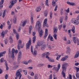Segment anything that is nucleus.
<instances>
[{
    "instance_id": "obj_35",
    "label": "nucleus",
    "mask_w": 79,
    "mask_h": 79,
    "mask_svg": "<svg viewBox=\"0 0 79 79\" xmlns=\"http://www.w3.org/2000/svg\"><path fill=\"white\" fill-rule=\"evenodd\" d=\"M5 32H4V31H3L2 32L1 34V35L2 36V37H5Z\"/></svg>"
},
{
    "instance_id": "obj_16",
    "label": "nucleus",
    "mask_w": 79,
    "mask_h": 79,
    "mask_svg": "<svg viewBox=\"0 0 79 79\" xmlns=\"http://www.w3.org/2000/svg\"><path fill=\"white\" fill-rule=\"evenodd\" d=\"M26 23H27V21H24L23 23H20V25L23 27H24V26L26 25Z\"/></svg>"
},
{
    "instance_id": "obj_62",
    "label": "nucleus",
    "mask_w": 79,
    "mask_h": 79,
    "mask_svg": "<svg viewBox=\"0 0 79 79\" xmlns=\"http://www.w3.org/2000/svg\"><path fill=\"white\" fill-rule=\"evenodd\" d=\"M27 77L28 79H32V77H31V76H30L29 75H28Z\"/></svg>"
},
{
    "instance_id": "obj_34",
    "label": "nucleus",
    "mask_w": 79,
    "mask_h": 79,
    "mask_svg": "<svg viewBox=\"0 0 79 79\" xmlns=\"http://www.w3.org/2000/svg\"><path fill=\"white\" fill-rule=\"evenodd\" d=\"M61 74H62L63 77L65 78L66 77V73H64V72H62Z\"/></svg>"
},
{
    "instance_id": "obj_20",
    "label": "nucleus",
    "mask_w": 79,
    "mask_h": 79,
    "mask_svg": "<svg viewBox=\"0 0 79 79\" xmlns=\"http://www.w3.org/2000/svg\"><path fill=\"white\" fill-rule=\"evenodd\" d=\"M17 20L16 19V16H14L13 19V22L14 24H16V23Z\"/></svg>"
},
{
    "instance_id": "obj_13",
    "label": "nucleus",
    "mask_w": 79,
    "mask_h": 79,
    "mask_svg": "<svg viewBox=\"0 0 79 79\" xmlns=\"http://www.w3.org/2000/svg\"><path fill=\"white\" fill-rule=\"evenodd\" d=\"M46 47V45L45 44H44L41 47V50L42 51H44L45 49V48Z\"/></svg>"
},
{
    "instance_id": "obj_8",
    "label": "nucleus",
    "mask_w": 79,
    "mask_h": 79,
    "mask_svg": "<svg viewBox=\"0 0 79 79\" xmlns=\"http://www.w3.org/2000/svg\"><path fill=\"white\" fill-rule=\"evenodd\" d=\"M50 34L49 35L47 39V40L48 41H49V40H50V41H51V42H53V37L50 36Z\"/></svg>"
},
{
    "instance_id": "obj_21",
    "label": "nucleus",
    "mask_w": 79,
    "mask_h": 79,
    "mask_svg": "<svg viewBox=\"0 0 79 79\" xmlns=\"http://www.w3.org/2000/svg\"><path fill=\"white\" fill-rule=\"evenodd\" d=\"M4 61L5 62V65L6 66V70L7 71L9 69L8 68V64H7V63L6 62V60H4Z\"/></svg>"
},
{
    "instance_id": "obj_39",
    "label": "nucleus",
    "mask_w": 79,
    "mask_h": 79,
    "mask_svg": "<svg viewBox=\"0 0 79 79\" xmlns=\"http://www.w3.org/2000/svg\"><path fill=\"white\" fill-rule=\"evenodd\" d=\"M49 61L50 62H51V63H55V60L54 59H49Z\"/></svg>"
},
{
    "instance_id": "obj_57",
    "label": "nucleus",
    "mask_w": 79,
    "mask_h": 79,
    "mask_svg": "<svg viewBox=\"0 0 79 79\" xmlns=\"http://www.w3.org/2000/svg\"><path fill=\"white\" fill-rule=\"evenodd\" d=\"M67 44H71V41L70 40H69L67 41Z\"/></svg>"
},
{
    "instance_id": "obj_10",
    "label": "nucleus",
    "mask_w": 79,
    "mask_h": 79,
    "mask_svg": "<svg viewBox=\"0 0 79 79\" xmlns=\"http://www.w3.org/2000/svg\"><path fill=\"white\" fill-rule=\"evenodd\" d=\"M72 22L73 24H75V25H77L79 24V21H76V19H73Z\"/></svg>"
},
{
    "instance_id": "obj_59",
    "label": "nucleus",
    "mask_w": 79,
    "mask_h": 79,
    "mask_svg": "<svg viewBox=\"0 0 79 79\" xmlns=\"http://www.w3.org/2000/svg\"><path fill=\"white\" fill-rule=\"evenodd\" d=\"M46 55V56H49V55H50V53H49L48 52H47Z\"/></svg>"
},
{
    "instance_id": "obj_9",
    "label": "nucleus",
    "mask_w": 79,
    "mask_h": 79,
    "mask_svg": "<svg viewBox=\"0 0 79 79\" xmlns=\"http://www.w3.org/2000/svg\"><path fill=\"white\" fill-rule=\"evenodd\" d=\"M57 67H54V69H55L56 71H59V70L60 69V64H58V65H57Z\"/></svg>"
},
{
    "instance_id": "obj_19",
    "label": "nucleus",
    "mask_w": 79,
    "mask_h": 79,
    "mask_svg": "<svg viewBox=\"0 0 79 79\" xmlns=\"http://www.w3.org/2000/svg\"><path fill=\"white\" fill-rule=\"evenodd\" d=\"M39 35L40 37H41L42 36V35H43V31H42V30H41L40 31H39Z\"/></svg>"
},
{
    "instance_id": "obj_38",
    "label": "nucleus",
    "mask_w": 79,
    "mask_h": 79,
    "mask_svg": "<svg viewBox=\"0 0 79 79\" xmlns=\"http://www.w3.org/2000/svg\"><path fill=\"white\" fill-rule=\"evenodd\" d=\"M22 56V52L21 51H20L18 53V56Z\"/></svg>"
},
{
    "instance_id": "obj_45",
    "label": "nucleus",
    "mask_w": 79,
    "mask_h": 79,
    "mask_svg": "<svg viewBox=\"0 0 79 79\" xmlns=\"http://www.w3.org/2000/svg\"><path fill=\"white\" fill-rule=\"evenodd\" d=\"M23 64H26V65H27V64H28V62H26V61L23 62Z\"/></svg>"
},
{
    "instance_id": "obj_49",
    "label": "nucleus",
    "mask_w": 79,
    "mask_h": 79,
    "mask_svg": "<svg viewBox=\"0 0 79 79\" xmlns=\"http://www.w3.org/2000/svg\"><path fill=\"white\" fill-rule=\"evenodd\" d=\"M21 59V56H18V61H19Z\"/></svg>"
},
{
    "instance_id": "obj_30",
    "label": "nucleus",
    "mask_w": 79,
    "mask_h": 79,
    "mask_svg": "<svg viewBox=\"0 0 79 79\" xmlns=\"http://www.w3.org/2000/svg\"><path fill=\"white\" fill-rule=\"evenodd\" d=\"M35 39H36V36H34L33 37V43H35Z\"/></svg>"
},
{
    "instance_id": "obj_11",
    "label": "nucleus",
    "mask_w": 79,
    "mask_h": 79,
    "mask_svg": "<svg viewBox=\"0 0 79 79\" xmlns=\"http://www.w3.org/2000/svg\"><path fill=\"white\" fill-rule=\"evenodd\" d=\"M17 0H11L10 3V4H12V5H15L17 2Z\"/></svg>"
},
{
    "instance_id": "obj_42",
    "label": "nucleus",
    "mask_w": 79,
    "mask_h": 79,
    "mask_svg": "<svg viewBox=\"0 0 79 79\" xmlns=\"http://www.w3.org/2000/svg\"><path fill=\"white\" fill-rule=\"evenodd\" d=\"M35 79H38V75L36 74L35 75Z\"/></svg>"
},
{
    "instance_id": "obj_29",
    "label": "nucleus",
    "mask_w": 79,
    "mask_h": 79,
    "mask_svg": "<svg viewBox=\"0 0 79 79\" xmlns=\"http://www.w3.org/2000/svg\"><path fill=\"white\" fill-rule=\"evenodd\" d=\"M32 29V26H30L29 27V34H31V30Z\"/></svg>"
},
{
    "instance_id": "obj_40",
    "label": "nucleus",
    "mask_w": 79,
    "mask_h": 79,
    "mask_svg": "<svg viewBox=\"0 0 79 79\" xmlns=\"http://www.w3.org/2000/svg\"><path fill=\"white\" fill-rule=\"evenodd\" d=\"M70 5H71V6H76V3H74V2H71L70 3Z\"/></svg>"
},
{
    "instance_id": "obj_2",
    "label": "nucleus",
    "mask_w": 79,
    "mask_h": 79,
    "mask_svg": "<svg viewBox=\"0 0 79 79\" xmlns=\"http://www.w3.org/2000/svg\"><path fill=\"white\" fill-rule=\"evenodd\" d=\"M31 53L34 56H36L37 55V52L36 50H34L33 52V46H31Z\"/></svg>"
},
{
    "instance_id": "obj_46",
    "label": "nucleus",
    "mask_w": 79,
    "mask_h": 79,
    "mask_svg": "<svg viewBox=\"0 0 79 79\" xmlns=\"http://www.w3.org/2000/svg\"><path fill=\"white\" fill-rule=\"evenodd\" d=\"M17 71L18 73H21L22 72V70L21 69H19L17 70Z\"/></svg>"
},
{
    "instance_id": "obj_44",
    "label": "nucleus",
    "mask_w": 79,
    "mask_h": 79,
    "mask_svg": "<svg viewBox=\"0 0 79 79\" xmlns=\"http://www.w3.org/2000/svg\"><path fill=\"white\" fill-rule=\"evenodd\" d=\"M4 2V0H1L0 2V5H3Z\"/></svg>"
},
{
    "instance_id": "obj_43",
    "label": "nucleus",
    "mask_w": 79,
    "mask_h": 79,
    "mask_svg": "<svg viewBox=\"0 0 79 79\" xmlns=\"http://www.w3.org/2000/svg\"><path fill=\"white\" fill-rule=\"evenodd\" d=\"M13 33H14V34H17L16 31L15 29H13Z\"/></svg>"
},
{
    "instance_id": "obj_3",
    "label": "nucleus",
    "mask_w": 79,
    "mask_h": 79,
    "mask_svg": "<svg viewBox=\"0 0 79 79\" xmlns=\"http://www.w3.org/2000/svg\"><path fill=\"white\" fill-rule=\"evenodd\" d=\"M21 44H22V41L21 40H19V41L17 47L18 49L19 50H20V48H23V47H24V45Z\"/></svg>"
},
{
    "instance_id": "obj_41",
    "label": "nucleus",
    "mask_w": 79,
    "mask_h": 79,
    "mask_svg": "<svg viewBox=\"0 0 79 79\" xmlns=\"http://www.w3.org/2000/svg\"><path fill=\"white\" fill-rule=\"evenodd\" d=\"M62 26H63V25H59L58 28V29H59V30H61V27Z\"/></svg>"
},
{
    "instance_id": "obj_37",
    "label": "nucleus",
    "mask_w": 79,
    "mask_h": 79,
    "mask_svg": "<svg viewBox=\"0 0 79 79\" xmlns=\"http://www.w3.org/2000/svg\"><path fill=\"white\" fill-rule=\"evenodd\" d=\"M16 37L17 38V40H18L19 38V34L16 33Z\"/></svg>"
},
{
    "instance_id": "obj_32",
    "label": "nucleus",
    "mask_w": 79,
    "mask_h": 79,
    "mask_svg": "<svg viewBox=\"0 0 79 79\" xmlns=\"http://www.w3.org/2000/svg\"><path fill=\"white\" fill-rule=\"evenodd\" d=\"M52 5L53 6H56V3L55 2L54 0H52Z\"/></svg>"
},
{
    "instance_id": "obj_61",
    "label": "nucleus",
    "mask_w": 79,
    "mask_h": 79,
    "mask_svg": "<svg viewBox=\"0 0 79 79\" xmlns=\"http://www.w3.org/2000/svg\"><path fill=\"white\" fill-rule=\"evenodd\" d=\"M65 21H67L68 20V16H65Z\"/></svg>"
},
{
    "instance_id": "obj_1",
    "label": "nucleus",
    "mask_w": 79,
    "mask_h": 79,
    "mask_svg": "<svg viewBox=\"0 0 79 79\" xmlns=\"http://www.w3.org/2000/svg\"><path fill=\"white\" fill-rule=\"evenodd\" d=\"M9 53L8 55L9 56H11L12 59H14V57H15L14 53L15 52V53H18V50H15V49H13L11 51H11H10V49H9Z\"/></svg>"
},
{
    "instance_id": "obj_50",
    "label": "nucleus",
    "mask_w": 79,
    "mask_h": 79,
    "mask_svg": "<svg viewBox=\"0 0 79 79\" xmlns=\"http://www.w3.org/2000/svg\"><path fill=\"white\" fill-rule=\"evenodd\" d=\"M48 68H52V67H53V66H52L50 65H48Z\"/></svg>"
},
{
    "instance_id": "obj_64",
    "label": "nucleus",
    "mask_w": 79,
    "mask_h": 79,
    "mask_svg": "<svg viewBox=\"0 0 79 79\" xmlns=\"http://www.w3.org/2000/svg\"><path fill=\"white\" fill-rule=\"evenodd\" d=\"M69 79H72V76L70 74H69Z\"/></svg>"
},
{
    "instance_id": "obj_5",
    "label": "nucleus",
    "mask_w": 79,
    "mask_h": 79,
    "mask_svg": "<svg viewBox=\"0 0 79 79\" xmlns=\"http://www.w3.org/2000/svg\"><path fill=\"white\" fill-rule=\"evenodd\" d=\"M41 23H40V22L39 21H38L36 23L35 28H36L37 29H39L40 27H41Z\"/></svg>"
},
{
    "instance_id": "obj_36",
    "label": "nucleus",
    "mask_w": 79,
    "mask_h": 79,
    "mask_svg": "<svg viewBox=\"0 0 79 79\" xmlns=\"http://www.w3.org/2000/svg\"><path fill=\"white\" fill-rule=\"evenodd\" d=\"M31 24H33V23L34 22V19L33 17H31Z\"/></svg>"
},
{
    "instance_id": "obj_60",
    "label": "nucleus",
    "mask_w": 79,
    "mask_h": 79,
    "mask_svg": "<svg viewBox=\"0 0 79 79\" xmlns=\"http://www.w3.org/2000/svg\"><path fill=\"white\" fill-rule=\"evenodd\" d=\"M5 79H8V74H6L5 75Z\"/></svg>"
},
{
    "instance_id": "obj_58",
    "label": "nucleus",
    "mask_w": 79,
    "mask_h": 79,
    "mask_svg": "<svg viewBox=\"0 0 79 79\" xmlns=\"http://www.w3.org/2000/svg\"><path fill=\"white\" fill-rule=\"evenodd\" d=\"M31 76H34V72H31Z\"/></svg>"
},
{
    "instance_id": "obj_24",
    "label": "nucleus",
    "mask_w": 79,
    "mask_h": 79,
    "mask_svg": "<svg viewBox=\"0 0 79 79\" xmlns=\"http://www.w3.org/2000/svg\"><path fill=\"white\" fill-rule=\"evenodd\" d=\"M64 19V16L60 17V23H61L63 22V20Z\"/></svg>"
},
{
    "instance_id": "obj_27",
    "label": "nucleus",
    "mask_w": 79,
    "mask_h": 79,
    "mask_svg": "<svg viewBox=\"0 0 79 79\" xmlns=\"http://www.w3.org/2000/svg\"><path fill=\"white\" fill-rule=\"evenodd\" d=\"M54 35H53V37L55 39V40H56L57 39V35L56 34V33H54Z\"/></svg>"
},
{
    "instance_id": "obj_12",
    "label": "nucleus",
    "mask_w": 79,
    "mask_h": 79,
    "mask_svg": "<svg viewBox=\"0 0 79 79\" xmlns=\"http://www.w3.org/2000/svg\"><path fill=\"white\" fill-rule=\"evenodd\" d=\"M48 30L47 29H46L45 30V34L44 36V39H45L47 37V35H48Z\"/></svg>"
},
{
    "instance_id": "obj_31",
    "label": "nucleus",
    "mask_w": 79,
    "mask_h": 79,
    "mask_svg": "<svg viewBox=\"0 0 79 79\" xmlns=\"http://www.w3.org/2000/svg\"><path fill=\"white\" fill-rule=\"evenodd\" d=\"M41 10V9L39 7H37L36 9V11L37 12H39V11H40Z\"/></svg>"
},
{
    "instance_id": "obj_47",
    "label": "nucleus",
    "mask_w": 79,
    "mask_h": 79,
    "mask_svg": "<svg viewBox=\"0 0 79 79\" xmlns=\"http://www.w3.org/2000/svg\"><path fill=\"white\" fill-rule=\"evenodd\" d=\"M45 55H46V53H44L42 54L41 56L42 57H43L44 56H45Z\"/></svg>"
},
{
    "instance_id": "obj_63",
    "label": "nucleus",
    "mask_w": 79,
    "mask_h": 79,
    "mask_svg": "<svg viewBox=\"0 0 79 79\" xmlns=\"http://www.w3.org/2000/svg\"><path fill=\"white\" fill-rule=\"evenodd\" d=\"M49 79H52V75L51 74L49 76Z\"/></svg>"
},
{
    "instance_id": "obj_15",
    "label": "nucleus",
    "mask_w": 79,
    "mask_h": 79,
    "mask_svg": "<svg viewBox=\"0 0 79 79\" xmlns=\"http://www.w3.org/2000/svg\"><path fill=\"white\" fill-rule=\"evenodd\" d=\"M53 33L54 34H56L57 33V31H58V27H54L53 28Z\"/></svg>"
},
{
    "instance_id": "obj_22",
    "label": "nucleus",
    "mask_w": 79,
    "mask_h": 79,
    "mask_svg": "<svg viewBox=\"0 0 79 79\" xmlns=\"http://www.w3.org/2000/svg\"><path fill=\"white\" fill-rule=\"evenodd\" d=\"M6 52V51H5L0 53V58L1 57V56H3V55H4V54H5Z\"/></svg>"
},
{
    "instance_id": "obj_33",
    "label": "nucleus",
    "mask_w": 79,
    "mask_h": 79,
    "mask_svg": "<svg viewBox=\"0 0 79 79\" xmlns=\"http://www.w3.org/2000/svg\"><path fill=\"white\" fill-rule=\"evenodd\" d=\"M48 14V11L47 10H46L45 11V12L44 13V15L45 16V17H47V15Z\"/></svg>"
},
{
    "instance_id": "obj_17",
    "label": "nucleus",
    "mask_w": 79,
    "mask_h": 79,
    "mask_svg": "<svg viewBox=\"0 0 79 79\" xmlns=\"http://www.w3.org/2000/svg\"><path fill=\"white\" fill-rule=\"evenodd\" d=\"M69 56H65L64 57H63L61 59V61H64L65 60H66L68 58Z\"/></svg>"
},
{
    "instance_id": "obj_55",
    "label": "nucleus",
    "mask_w": 79,
    "mask_h": 79,
    "mask_svg": "<svg viewBox=\"0 0 79 79\" xmlns=\"http://www.w3.org/2000/svg\"><path fill=\"white\" fill-rule=\"evenodd\" d=\"M57 8H58V6L56 5L55 6V8L54 9L55 11H56V10H57Z\"/></svg>"
},
{
    "instance_id": "obj_23",
    "label": "nucleus",
    "mask_w": 79,
    "mask_h": 79,
    "mask_svg": "<svg viewBox=\"0 0 79 79\" xmlns=\"http://www.w3.org/2000/svg\"><path fill=\"white\" fill-rule=\"evenodd\" d=\"M44 66V64H38L37 65V67H39V68H40V67H42V66Z\"/></svg>"
},
{
    "instance_id": "obj_25",
    "label": "nucleus",
    "mask_w": 79,
    "mask_h": 79,
    "mask_svg": "<svg viewBox=\"0 0 79 79\" xmlns=\"http://www.w3.org/2000/svg\"><path fill=\"white\" fill-rule=\"evenodd\" d=\"M71 31H72V32H73V33H75V27L74 26H73L71 30Z\"/></svg>"
},
{
    "instance_id": "obj_28",
    "label": "nucleus",
    "mask_w": 79,
    "mask_h": 79,
    "mask_svg": "<svg viewBox=\"0 0 79 79\" xmlns=\"http://www.w3.org/2000/svg\"><path fill=\"white\" fill-rule=\"evenodd\" d=\"M76 37H73V41L75 44L76 43Z\"/></svg>"
},
{
    "instance_id": "obj_7",
    "label": "nucleus",
    "mask_w": 79,
    "mask_h": 79,
    "mask_svg": "<svg viewBox=\"0 0 79 79\" xmlns=\"http://www.w3.org/2000/svg\"><path fill=\"white\" fill-rule=\"evenodd\" d=\"M46 26L47 27H48V25L47 24V19H46L44 20V22L43 24V27H45Z\"/></svg>"
},
{
    "instance_id": "obj_18",
    "label": "nucleus",
    "mask_w": 79,
    "mask_h": 79,
    "mask_svg": "<svg viewBox=\"0 0 79 79\" xmlns=\"http://www.w3.org/2000/svg\"><path fill=\"white\" fill-rule=\"evenodd\" d=\"M37 45H36V47H37V46H38V47H40V46H42V41H39L37 43Z\"/></svg>"
},
{
    "instance_id": "obj_51",
    "label": "nucleus",
    "mask_w": 79,
    "mask_h": 79,
    "mask_svg": "<svg viewBox=\"0 0 79 79\" xmlns=\"http://www.w3.org/2000/svg\"><path fill=\"white\" fill-rule=\"evenodd\" d=\"M27 62L28 63H30L31 62H32V60L31 59H30V60L28 61Z\"/></svg>"
},
{
    "instance_id": "obj_53",
    "label": "nucleus",
    "mask_w": 79,
    "mask_h": 79,
    "mask_svg": "<svg viewBox=\"0 0 79 79\" xmlns=\"http://www.w3.org/2000/svg\"><path fill=\"white\" fill-rule=\"evenodd\" d=\"M19 66V65H16L14 67V68H15H15H14V69H16V68H18Z\"/></svg>"
},
{
    "instance_id": "obj_56",
    "label": "nucleus",
    "mask_w": 79,
    "mask_h": 79,
    "mask_svg": "<svg viewBox=\"0 0 79 79\" xmlns=\"http://www.w3.org/2000/svg\"><path fill=\"white\" fill-rule=\"evenodd\" d=\"M13 5H14L13 4H11V5L9 6V8H11L13 6Z\"/></svg>"
},
{
    "instance_id": "obj_26",
    "label": "nucleus",
    "mask_w": 79,
    "mask_h": 79,
    "mask_svg": "<svg viewBox=\"0 0 79 79\" xmlns=\"http://www.w3.org/2000/svg\"><path fill=\"white\" fill-rule=\"evenodd\" d=\"M6 14V10H4L3 11L2 14V18H4L5 16V14Z\"/></svg>"
},
{
    "instance_id": "obj_6",
    "label": "nucleus",
    "mask_w": 79,
    "mask_h": 79,
    "mask_svg": "<svg viewBox=\"0 0 79 79\" xmlns=\"http://www.w3.org/2000/svg\"><path fill=\"white\" fill-rule=\"evenodd\" d=\"M31 45V40H29L28 43L26 44V50L29 49Z\"/></svg>"
},
{
    "instance_id": "obj_4",
    "label": "nucleus",
    "mask_w": 79,
    "mask_h": 79,
    "mask_svg": "<svg viewBox=\"0 0 79 79\" xmlns=\"http://www.w3.org/2000/svg\"><path fill=\"white\" fill-rule=\"evenodd\" d=\"M68 64L67 63H64L62 65V72H66V69H67V65H68Z\"/></svg>"
},
{
    "instance_id": "obj_54",
    "label": "nucleus",
    "mask_w": 79,
    "mask_h": 79,
    "mask_svg": "<svg viewBox=\"0 0 79 79\" xmlns=\"http://www.w3.org/2000/svg\"><path fill=\"white\" fill-rule=\"evenodd\" d=\"M65 11H66V12H67V13H69V8H68L67 9V10H65Z\"/></svg>"
},
{
    "instance_id": "obj_14",
    "label": "nucleus",
    "mask_w": 79,
    "mask_h": 79,
    "mask_svg": "<svg viewBox=\"0 0 79 79\" xmlns=\"http://www.w3.org/2000/svg\"><path fill=\"white\" fill-rule=\"evenodd\" d=\"M79 56V51H78L76 52V54L75 55V56L74 57V58H78Z\"/></svg>"
},
{
    "instance_id": "obj_52",
    "label": "nucleus",
    "mask_w": 79,
    "mask_h": 79,
    "mask_svg": "<svg viewBox=\"0 0 79 79\" xmlns=\"http://www.w3.org/2000/svg\"><path fill=\"white\" fill-rule=\"evenodd\" d=\"M3 60H4V59H3V58H2L0 59L1 63H3Z\"/></svg>"
},
{
    "instance_id": "obj_48",
    "label": "nucleus",
    "mask_w": 79,
    "mask_h": 79,
    "mask_svg": "<svg viewBox=\"0 0 79 79\" xmlns=\"http://www.w3.org/2000/svg\"><path fill=\"white\" fill-rule=\"evenodd\" d=\"M24 74L26 75L27 74V70H23Z\"/></svg>"
}]
</instances>
